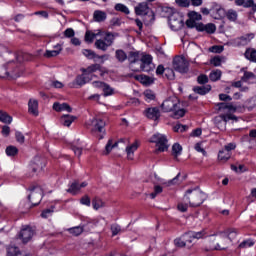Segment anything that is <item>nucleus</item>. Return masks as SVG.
<instances>
[{"mask_svg":"<svg viewBox=\"0 0 256 256\" xmlns=\"http://www.w3.org/2000/svg\"><path fill=\"white\" fill-rule=\"evenodd\" d=\"M193 91H194V93H197V95H207V93H209V91H211V85L194 86Z\"/></svg>","mask_w":256,"mask_h":256,"instance_id":"nucleus-21","label":"nucleus"},{"mask_svg":"<svg viewBox=\"0 0 256 256\" xmlns=\"http://www.w3.org/2000/svg\"><path fill=\"white\" fill-rule=\"evenodd\" d=\"M144 96L146 97V99H149L150 101L155 100V93H153V91L151 90H146L144 92Z\"/></svg>","mask_w":256,"mask_h":256,"instance_id":"nucleus-63","label":"nucleus"},{"mask_svg":"<svg viewBox=\"0 0 256 256\" xmlns=\"http://www.w3.org/2000/svg\"><path fill=\"white\" fill-rule=\"evenodd\" d=\"M255 34L250 33L246 34L245 36L240 37L242 45H247V43H250L252 39H254Z\"/></svg>","mask_w":256,"mask_h":256,"instance_id":"nucleus-43","label":"nucleus"},{"mask_svg":"<svg viewBox=\"0 0 256 256\" xmlns=\"http://www.w3.org/2000/svg\"><path fill=\"white\" fill-rule=\"evenodd\" d=\"M165 77H167L170 81H173V79H175V71H173L171 68H166Z\"/></svg>","mask_w":256,"mask_h":256,"instance_id":"nucleus-57","label":"nucleus"},{"mask_svg":"<svg viewBox=\"0 0 256 256\" xmlns=\"http://www.w3.org/2000/svg\"><path fill=\"white\" fill-rule=\"evenodd\" d=\"M115 57H116L117 61H119V63H123V62L127 61L128 56H127V53H125V51L116 50Z\"/></svg>","mask_w":256,"mask_h":256,"instance_id":"nucleus-31","label":"nucleus"},{"mask_svg":"<svg viewBox=\"0 0 256 256\" xmlns=\"http://www.w3.org/2000/svg\"><path fill=\"white\" fill-rule=\"evenodd\" d=\"M196 30L197 31H205L206 33L211 35V34L215 33V31H217V27L213 23H208L206 25L203 23H199V25L196 26Z\"/></svg>","mask_w":256,"mask_h":256,"instance_id":"nucleus-14","label":"nucleus"},{"mask_svg":"<svg viewBox=\"0 0 256 256\" xmlns=\"http://www.w3.org/2000/svg\"><path fill=\"white\" fill-rule=\"evenodd\" d=\"M93 17H94V21L101 23L107 19V13L101 10H96L93 14Z\"/></svg>","mask_w":256,"mask_h":256,"instance_id":"nucleus-25","label":"nucleus"},{"mask_svg":"<svg viewBox=\"0 0 256 256\" xmlns=\"http://www.w3.org/2000/svg\"><path fill=\"white\" fill-rule=\"evenodd\" d=\"M179 105H181L179 98L176 96H171L164 100V102L161 104V109L163 113H173V111H177V109H179Z\"/></svg>","mask_w":256,"mask_h":256,"instance_id":"nucleus-6","label":"nucleus"},{"mask_svg":"<svg viewBox=\"0 0 256 256\" xmlns=\"http://www.w3.org/2000/svg\"><path fill=\"white\" fill-rule=\"evenodd\" d=\"M104 41L106 42L108 47H111V45H113V41H115V36L113 35V33H107Z\"/></svg>","mask_w":256,"mask_h":256,"instance_id":"nucleus-52","label":"nucleus"},{"mask_svg":"<svg viewBox=\"0 0 256 256\" xmlns=\"http://www.w3.org/2000/svg\"><path fill=\"white\" fill-rule=\"evenodd\" d=\"M144 115L147 119H151L152 121H159L161 119V110L159 107H150L144 110Z\"/></svg>","mask_w":256,"mask_h":256,"instance_id":"nucleus-11","label":"nucleus"},{"mask_svg":"<svg viewBox=\"0 0 256 256\" xmlns=\"http://www.w3.org/2000/svg\"><path fill=\"white\" fill-rule=\"evenodd\" d=\"M16 141L20 143V145H23L25 143V136L23 133L16 131L15 133Z\"/></svg>","mask_w":256,"mask_h":256,"instance_id":"nucleus-58","label":"nucleus"},{"mask_svg":"<svg viewBox=\"0 0 256 256\" xmlns=\"http://www.w3.org/2000/svg\"><path fill=\"white\" fill-rule=\"evenodd\" d=\"M229 1H233V0H229ZM235 1V5H237L238 7H253L254 2L253 0H234Z\"/></svg>","mask_w":256,"mask_h":256,"instance_id":"nucleus-29","label":"nucleus"},{"mask_svg":"<svg viewBox=\"0 0 256 256\" xmlns=\"http://www.w3.org/2000/svg\"><path fill=\"white\" fill-rule=\"evenodd\" d=\"M54 49L55 50H47L44 54V57H47L48 59H50V57H57V55L63 51V48L59 44L54 46Z\"/></svg>","mask_w":256,"mask_h":256,"instance_id":"nucleus-20","label":"nucleus"},{"mask_svg":"<svg viewBox=\"0 0 256 256\" xmlns=\"http://www.w3.org/2000/svg\"><path fill=\"white\" fill-rule=\"evenodd\" d=\"M205 199H207V194L199 189H189L183 197L184 203H188L189 207H201Z\"/></svg>","mask_w":256,"mask_h":256,"instance_id":"nucleus-3","label":"nucleus"},{"mask_svg":"<svg viewBox=\"0 0 256 256\" xmlns=\"http://www.w3.org/2000/svg\"><path fill=\"white\" fill-rule=\"evenodd\" d=\"M92 206L93 209H95L96 211L101 209V207H105V202H103V200H101V198L95 197L92 200Z\"/></svg>","mask_w":256,"mask_h":256,"instance_id":"nucleus-32","label":"nucleus"},{"mask_svg":"<svg viewBox=\"0 0 256 256\" xmlns=\"http://www.w3.org/2000/svg\"><path fill=\"white\" fill-rule=\"evenodd\" d=\"M255 245V242L253 240H245L242 243L239 244V249H247V247H253Z\"/></svg>","mask_w":256,"mask_h":256,"instance_id":"nucleus-53","label":"nucleus"},{"mask_svg":"<svg viewBox=\"0 0 256 256\" xmlns=\"http://www.w3.org/2000/svg\"><path fill=\"white\" fill-rule=\"evenodd\" d=\"M96 35H99V33L95 34L91 31H86L85 41H87L88 43H93V39H95Z\"/></svg>","mask_w":256,"mask_h":256,"instance_id":"nucleus-55","label":"nucleus"},{"mask_svg":"<svg viewBox=\"0 0 256 256\" xmlns=\"http://www.w3.org/2000/svg\"><path fill=\"white\" fill-rule=\"evenodd\" d=\"M237 235V229L231 228L226 232H220L218 235L211 236L206 251H225L227 249V240Z\"/></svg>","mask_w":256,"mask_h":256,"instance_id":"nucleus-1","label":"nucleus"},{"mask_svg":"<svg viewBox=\"0 0 256 256\" xmlns=\"http://www.w3.org/2000/svg\"><path fill=\"white\" fill-rule=\"evenodd\" d=\"M28 111L35 117L39 115V102L37 100H29L28 102Z\"/></svg>","mask_w":256,"mask_h":256,"instance_id":"nucleus-17","label":"nucleus"},{"mask_svg":"<svg viewBox=\"0 0 256 256\" xmlns=\"http://www.w3.org/2000/svg\"><path fill=\"white\" fill-rule=\"evenodd\" d=\"M188 207H189V203L183 201L178 204V211H181V213H185L187 212Z\"/></svg>","mask_w":256,"mask_h":256,"instance_id":"nucleus-59","label":"nucleus"},{"mask_svg":"<svg viewBox=\"0 0 256 256\" xmlns=\"http://www.w3.org/2000/svg\"><path fill=\"white\" fill-rule=\"evenodd\" d=\"M179 7H189L191 5L190 0H175Z\"/></svg>","mask_w":256,"mask_h":256,"instance_id":"nucleus-62","label":"nucleus"},{"mask_svg":"<svg viewBox=\"0 0 256 256\" xmlns=\"http://www.w3.org/2000/svg\"><path fill=\"white\" fill-rule=\"evenodd\" d=\"M245 57L248 59V61L256 63V50L253 48L247 49L245 52Z\"/></svg>","mask_w":256,"mask_h":256,"instance_id":"nucleus-27","label":"nucleus"},{"mask_svg":"<svg viewBox=\"0 0 256 256\" xmlns=\"http://www.w3.org/2000/svg\"><path fill=\"white\" fill-rule=\"evenodd\" d=\"M185 237H187V233L180 238H176L174 240V245L180 248L187 247V242H185Z\"/></svg>","mask_w":256,"mask_h":256,"instance_id":"nucleus-34","label":"nucleus"},{"mask_svg":"<svg viewBox=\"0 0 256 256\" xmlns=\"http://www.w3.org/2000/svg\"><path fill=\"white\" fill-rule=\"evenodd\" d=\"M0 121L2 123H11L13 121V118L7 114L6 112L0 111Z\"/></svg>","mask_w":256,"mask_h":256,"instance_id":"nucleus-39","label":"nucleus"},{"mask_svg":"<svg viewBox=\"0 0 256 256\" xmlns=\"http://www.w3.org/2000/svg\"><path fill=\"white\" fill-rule=\"evenodd\" d=\"M81 190L79 186V182L75 181L70 185V188L67 190V193H71L72 195H77V192Z\"/></svg>","mask_w":256,"mask_h":256,"instance_id":"nucleus-36","label":"nucleus"},{"mask_svg":"<svg viewBox=\"0 0 256 256\" xmlns=\"http://www.w3.org/2000/svg\"><path fill=\"white\" fill-rule=\"evenodd\" d=\"M75 119H77V117L67 114V115H63L60 118V122L64 125V127H71V123H73Z\"/></svg>","mask_w":256,"mask_h":256,"instance_id":"nucleus-22","label":"nucleus"},{"mask_svg":"<svg viewBox=\"0 0 256 256\" xmlns=\"http://www.w3.org/2000/svg\"><path fill=\"white\" fill-rule=\"evenodd\" d=\"M210 81H219L221 79V70L212 71L209 75Z\"/></svg>","mask_w":256,"mask_h":256,"instance_id":"nucleus-47","label":"nucleus"},{"mask_svg":"<svg viewBox=\"0 0 256 256\" xmlns=\"http://www.w3.org/2000/svg\"><path fill=\"white\" fill-rule=\"evenodd\" d=\"M186 235H188L190 239H203V237H205V231L188 232Z\"/></svg>","mask_w":256,"mask_h":256,"instance_id":"nucleus-38","label":"nucleus"},{"mask_svg":"<svg viewBox=\"0 0 256 256\" xmlns=\"http://www.w3.org/2000/svg\"><path fill=\"white\" fill-rule=\"evenodd\" d=\"M255 79H256L255 74L253 72H248V71L244 72V75L242 77V81H245V82L253 81Z\"/></svg>","mask_w":256,"mask_h":256,"instance_id":"nucleus-50","label":"nucleus"},{"mask_svg":"<svg viewBox=\"0 0 256 256\" xmlns=\"http://www.w3.org/2000/svg\"><path fill=\"white\" fill-rule=\"evenodd\" d=\"M115 11H120V13H124V15H129L130 11L127 6L122 3H118L114 7Z\"/></svg>","mask_w":256,"mask_h":256,"instance_id":"nucleus-37","label":"nucleus"},{"mask_svg":"<svg viewBox=\"0 0 256 256\" xmlns=\"http://www.w3.org/2000/svg\"><path fill=\"white\" fill-rule=\"evenodd\" d=\"M189 126L187 125H183L181 123H177L174 127H173V131L175 133H184V131L188 130Z\"/></svg>","mask_w":256,"mask_h":256,"instance_id":"nucleus-41","label":"nucleus"},{"mask_svg":"<svg viewBox=\"0 0 256 256\" xmlns=\"http://www.w3.org/2000/svg\"><path fill=\"white\" fill-rule=\"evenodd\" d=\"M197 25H199V23H197V21L193 20L192 18H189L186 21V27H188L189 29H193L195 27V29H197Z\"/></svg>","mask_w":256,"mask_h":256,"instance_id":"nucleus-60","label":"nucleus"},{"mask_svg":"<svg viewBox=\"0 0 256 256\" xmlns=\"http://www.w3.org/2000/svg\"><path fill=\"white\" fill-rule=\"evenodd\" d=\"M92 133H101L99 139L105 137V121L99 118H93L91 120Z\"/></svg>","mask_w":256,"mask_h":256,"instance_id":"nucleus-10","label":"nucleus"},{"mask_svg":"<svg viewBox=\"0 0 256 256\" xmlns=\"http://www.w3.org/2000/svg\"><path fill=\"white\" fill-rule=\"evenodd\" d=\"M137 81H140L142 85H151L153 83V79L147 75H138L136 76Z\"/></svg>","mask_w":256,"mask_h":256,"instance_id":"nucleus-28","label":"nucleus"},{"mask_svg":"<svg viewBox=\"0 0 256 256\" xmlns=\"http://www.w3.org/2000/svg\"><path fill=\"white\" fill-rule=\"evenodd\" d=\"M127 59L130 63V69H132V71H139V68H134L133 65L138 63V61H141V54H139L137 51H130Z\"/></svg>","mask_w":256,"mask_h":256,"instance_id":"nucleus-13","label":"nucleus"},{"mask_svg":"<svg viewBox=\"0 0 256 256\" xmlns=\"http://www.w3.org/2000/svg\"><path fill=\"white\" fill-rule=\"evenodd\" d=\"M17 153H19V149L15 146H8L6 148V155H8V157H15Z\"/></svg>","mask_w":256,"mask_h":256,"instance_id":"nucleus-42","label":"nucleus"},{"mask_svg":"<svg viewBox=\"0 0 256 256\" xmlns=\"http://www.w3.org/2000/svg\"><path fill=\"white\" fill-rule=\"evenodd\" d=\"M23 61V54L16 56L15 61H9L4 65V67L0 68V77L1 79H17L21 77V72L19 71V64Z\"/></svg>","mask_w":256,"mask_h":256,"instance_id":"nucleus-2","label":"nucleus"},{"mask_svg":"<svg viewBox=\"0 0 256 256\" xmlns=\"http://www.w3.org/2000/svg\"><path fill=\"white\" fill-rule=\"evenodd\" d=\"M101 69H102L101 64H93V65H90L87 69H82V71L83 73H86V75L91 77V79H93L95 77L93 73H95V71H101Z\"/></svg>","mask_w":256,"mask_h":256,"instance_id":"nucleus-16","label":"nucleus"},{"mask_svg":"<svg viewBox=\"0 0 256 256\" xmlns=\"http://www.w3.org/2000/svg\"><path fill=\"white\" fill-rule=\"evenodd\" d=\"M83 55H85V57L88 59H105V57H107V55L99 56L95 53V51L89 49L83 50Z\"/></svg>","mask_w":256,"mask_h":256,"instance_id":"nucleus-23","label":"nucleus"},{"mask_svg":"<svg viewBox=\"0 0 256 256\" xmlns=\"http://www.w3.org/2000/svg\"><path fill=\"white\" fill-rule=\"evenodd\" d=\"M173 69L178 73H189V61L185 57L176 56L173 59Z\"/></svg>","mask_w":256,"mask_h":256,"instance_id":"nucleus-7","label":"nucleus"},{"mask_svg":"<svg viewBox=\"0 0 256 256\" xmlns=\"http://www.w3.org/2000/svg\"><path fill=\"white\" fill-rule=\"evenodd\" d=\"M137 149H139V143L137 141L132 145L126 147L127 157L130 161H133V154L135 153V151H137Z\"/></svg>","mask_w":256,"mask_h":256,"instance_id":"nucleus-19","label":"nucleus"},{"mask_svg":"<svg viewBox=\"0 0 256 256\" xmlns=\"http://www.w3.org/2000/svg\"><path fill=\"white\" fill-rule=\"evenodd\" d=\"M150 143H155L156 147H158L155 150V153H163L164 151H167L169 149V144L167 140V136L163 134H154L150 138Z\"/></svg>","mask_w":256,"mask_h":256,"instance_id":"nucleus-4","label":"nucleus"},{"mask_svg":"<svg viewBox=\"0 0 256 256\" xmlns=\"http://www.w3.org/2000/svg\"><path fill=\"white\" fill-rule=\"evenodd\" d=\"M197 81L199 85H205L206 83H209V77L205 74H201L197 77Z\"/></svg>","mask_w":256,"mask_h":256,"instance_id":"nucleus-56","label":"nucleus"},{"mask_svg":"<svg viewBox=\"0 0 256 256\" xmlns=\"http://www.w3.org/2000/svg\"><path fill=\"white\" fill-rule=\"evenodd\" d=\"M214 125H216V127H218V129H221V130L225 129V125L223 123V117L216 116L214 118Z\"/></svg>","mask_w":256,"mask_h":256,"instance_id":"nucleus-49","label":"nucleus"},{"mask_svg":"<svg viewBox=\"0 0 256 256\" xmlns=\"http://www.w3.org/2000/svg\"><path fill=\"white\" fill-rule=\"evenodd\" d=\"M160 193H163V187H161L160 185H155L154 191L150 193L151 199H155V197H157V195H160Z\"/></svg>","mask_w":256,"mask_h":256,"instance_id":"nucleus-51","label":"nucleus"},{"mask_svg":"<svg viewBox=\"0 0 256 256\" xmlns=\"http://www.w3.org/2000/svg\"><path fill=\"white\" fill-rule=\"evenodd\" d=\"M237 11L230 9L226 12V17L228 21H235L237 19Z\"/></svg>","mask_w":256,"mask_h":256,"instance_id":"nucleus-46","label":"nucleus"},{"mask_svg":"<svg viewBox=\"0 0 256 256\" xmlns=\"http://www.w3.org/2000/svg\"><path fill=\"white\" fill-rule=\"evenodd\" d=\"M102 90L105 97H107L108 95H113V88L106 83H104V85L102 86Z\"/></svg>","mask_w":256,"mask_h":256,"instance_id":"nucleus-54","label":"nucleus"},{"mask_svg":"<svg viewBox=\"0 0 256 256\" xmlns=\"http://www.w3.org/2000/svg\"><path fill=\"white\" fill-rule=\"evenodd\" d=\"M92 78L87 76H83V75H79L76 77L75 82L76 85H79L80 87H82V85H85V83H89V81H91Z\"/></svg>","mask_w":256,"mask_h":256,"instance_id":"nucleus-26","label":"nucleus"},{"mask_svg":"<svg viewBox=\"0 0 256 256\" xmlns=\"http://www.w3.org/2000/svg\"><path fill=\"white\" fill-rule=\"evenodd\" d=\"M211 53H223V46H212L209 48Z\"/></svg>","mask_w":256,"mask_h":256,"instance_id":"nucleus-64","label":"nucleus"},{"mask_svg":"<svg viewBox=\"0 0 256 256\" xmlns=\"http://www.w3.org/2000/svg\"><path fill=\"white\" fill-rule=\"evenodd\" d=\"M29 191L28 201L32 207H37L41 203V199H43V188L41 186H31Z\"/></svg>","mask_w":256,"mask_h":256,"instance_id":"nucleus-5","label":"nucleus"},{"mask_svg":"<svg viewBox=\"0 0 256 256\" xmlns=\"http://www.w3.org/2000/svg\"><path fill=\"white\" fill-rule=\"evenodd\" d=\"M7 255L8 256H28L27 254L21 252V250H19V247H15V246H10L8 248Z\"/></svg>","mask_w":256,"mask_h":256,"instance_id":"nucleus-24","label":"nucleus"},{"mask_svg":"<svg viewBox=\"0 0 256 256\" xmlns=\"http://www.w3.org/2000/svg\"><path fill=\"white\" fill-rule=\"evenodd\" d=\"M140 65H151V63L153 62V58L151 57V55H143L142 57H140Z\"/></svg>","mask_w":256,"mask_h":256,"instance_id":"nucleus-44","label":"nucleus"},{"mask_svg":"<svg viewBox=\"0 0 256 256\" xmlns=\"http://www.w3.org/2000/svg\"><path fill=\"white\" fill-rule=\"evenodd\" d=\"M112 235H119L123 230H121V226L117 224H113L111 226Z\"/></svg>","mask_w":256,"mask_h":256,"instance_id":"nucleus-61","label":"nucleus"},{"mask_svg":"<svg viewBox=\"0 0 256 256\" xmlns=\"http://www.w3.org/2000/svg\"><path fill=\"white\" fill-rule=\"evenodd\" d=\"M219 161H229L231 159V153L221 150L218 154Z\"/></svg>","mask_w":256,"mask_h":256,"instance_id":"nucleus-40","label":"nucleus"},{"mask_svg":"<svg viewBox=\"0 0 256 256\" xmlns=\"http://www.w3.org/2000/svg\"><path fill=\"white\" fill-rule=\"evenodd\" d=\"M179 177H181V173H178L177 176L172 180L165 182L164 185H166V187H171V185H179V183H181V181H179Z\"/></svg>","mask_w":256,"mask_h":256,"instance_id":"nucleus-45","label":"nucleus"},{"mask_svg":"<svg viewBox=\"0 0 256 256\" xmlns=\"http://www.w3.org/2000/svg\"><path fill=\"white\" fill-rule=\"evenodd\" d=\"M33 235H35V231H33L31 227L26 226L20 230L18 237L23 241V243H29L33 238Z\"/></svg>","mask_w":256,"mask_h":256,"instance_id":"nucleus-12","label":"nucleus"},{"mask_svg":"<svg viewBox=\"0 0 256 256\" xmlns=\"http://www.w3.org/2000/svg\"><path fill=\"white\" fill-rule=\"evenodd\" d=\"M168 21L172 31H179L183 29V16L179 12H173L169 16Z\"/></svg>","mask_w":256,"mask_h":256,"instance_id":"nucleus-8","label":"nucleus"},{"mask_svg":"<svg viewBox=\"0 0 256 256\" xmlns=\"http://www.w3.org/2000/svg\"><path fill=\"white\" fill-rule=\"evenodd\" d=\"M149 11H151V9H149L147 2H142L135 7L136 15H149Z\"/></svg>","mask_w":256,"mask_h":256,"instance_id":"nucleus-15","label":"nucleus"},{"mask_svg":"<svg viewBox=\"0 0 256 256\" xmlns=\"http://www.w3.org/2000/svg\"><path fill=\"white\" fill-rule=\"evenodd\" d=\"M53 109L54 111H67V113H71V111H73V108H71V106H69V104L67 103H59V102H55L53 104Z\"/></svg>","mask_w":256,"mask_h":256,"instance_id":"nucleus-18","label":"nucleus"},{"mask_svg":"<svg viewBox=\"0 0 256 256\" xmlns=\"http://www.w3.org/2000/svg\"><path fill=\"white\" fill-rule=\"evenodd\" d=\"M46 165L45 158H42L40 156L34 157L32 162L29 165V171L32 173V175H35L36 173H41L43 171V168Z\"/></svg>","mask_w":256,"mask_h":256,"instance_id":"nucleus-9","label":"nucleus"},{"mask_svg":"<svg viewBox=\"0 0 256 256\" xmlns=\"http://www.w3.org/2000/svg\"><path fill=\"white\" fill-rule=\"evenodd\" d=\"M68 231L70 235H74V237H78V235H81V233H83V228L77 226V227L68 229Z\"/></svg>","mask_w":256,"mask_h":256,"instance_id":"nucleus-48","label":"nucleus"},{"mask_svg":"<svg viewBox=\"0 0 256 256\" xmlns=\"http://www.w3.org/2000/svg\"><path fill=\"white\" fill-rule=\"evenodd\" d=\"M181 151H183V147L180 146L179 143H175L172 146V155L176 159V161L178 160L177 158L179 157V155H181Z\"/></svg>","mask_w":256,"mask_h":256,"instance_id":"nucleus-30","label":"nucleus"},{"mask_svg":"<svg viewBox=\"0 0 256 256\" xmlns=\"http://www.w3.org/2000/svg\"><path fill=\"white\" fill-rule=\"evenodd\" d=\"M173 115V119H181V117H185V109L181 108V105H179V108L172 111Z\"/></svg>","mask_w":256,"mask_h":256,"instance_id":"nucleus-33","label":"nucleus"},{"mask_svg":"<svg viewBox=\"0 0 256 256\" xmlns=\"http://www.w3.org/2000/svg\"><path fill=\"white\" fill-rule=\"evenodd\" d=\"M94 45L96 49H100V51H106L107 49H109L107 43L102 39L96 40Z\"/></svg>","mask_w":256,"mask_h":256,"instance_id":"nucleus-35","label":"nucleus"}]
</instances>
